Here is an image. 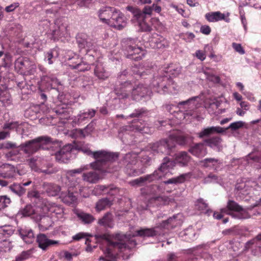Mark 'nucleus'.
<instances>
[{"instance_id": "f257e3e1", "label": "nucleus", "mask_w": 261, "mask_h": 261, "mask_svg": "<svg viewBox=\"0 0 261 261\" xmlns=\"http://www.w3.org/2000/svg\"><path fill=\"white\" fill-rule=\"evenodd\" d=\"M157 233L154 228H142L137 230L132 235L118 233L115 237V241H109V247L105 254L107 257L111 258L114 257L112 248L117 249L122 253L124 259H127L130 255L131 249L136 245V242L131 237L136 236L150 237L156 235Z\"/></svg>"}, {"instance_id": "f03ea898", "label": "nucleus", "mask_w": 261, "mask_h": 261, "mask_svg": "<svg viewBox=\"0 0 261 261\" xmlns=\"http://www.w3.org/2000/svg\"><path fill=\"white\" fill-rule=\"evenodd\" d=\"M61 142H51V138L47 136H41L22 143L19 145L20 150L25 154L30 155L37 152L40 149H48L54 147L61 146Z\"/></svg>"}, {"instance_id": "7ed1b4c3", "label": "nucleus", "mask_w": 261, "mask_h": 261, "mask_svg": "<svg viewBox=\"0 0 261 261\" xmlns=\"http://www.w3.org/2000/svg\"><path fill=\"white\" fill-rule=\"evenodd\" d=\"M255 185V183L248 181L238 185L236 188L238 196L244 199L245 201H250V208L257 206L261 202L260 188L257 186L255 189H252V187Z\"/></svg>"}, {"instance_id": "20e7f679", "label": "nucleus", "mask_w": 261, "mask_h": 261, "mask_svg": "<svg viewBox=\"0 0 261 261\" xmlns=\"http://www.w3.org/2000/svg\"><path fill=\"white\" fill-rule=\"evenodd\" d=\"M174 70L172 66H169L165 71L166 75L156 77L153 81V85L161 88L164 92H168L172 94H177L179 87L177 83L173 81L172 76H175L172 70Z\"/></svg>"}, {"instance_id": "39448f33", "label": "nucleus", "mask_w": 261, "mask_h": 261, "mask_svg": "<svg viewBox=\"0 0 261 261\" xmlns=\"http://www.w3.org/2000/svg\"><path fill=\"white\" fill-rule=\"evenodd\" d=\"M179 141V133L176 130L175 134L173 133L170 134L168 140H163L154 143L152 144L151 148L154 152L170 154L176 144H178Z\"/></svg>"}, {"instance_id": "423d86ee", "label": "nucleus", "mask_w": 261, "mask_h": 261, "mask_svg": "<svg viewBox=\"0 0 261 261\" xmlns=\"http://www.w3.org/2000/svg\"><path fill=\"white\" fill-rule=\"evenodd\" d=\"M227 208H223L221 213L215 212L213 216L217 219H220L223 217V214L231 215L233 217L238 219H246L249 217L247 210L243 208L233 201L229 200L227 203Z\"/></svg>"}, {"instance_id": "0eeeda50", "label": "nucleus", "mask_w": 261, "mask_h": 261, "mask_svg": "<svg viewBox=\"0 0 261 261\" xmlns=\"http://www.w3.org/2000/svg\"><path fill=\"white\" fill-rule=\"evenodd\" d=\"M88 154L91 155L96 161L92 163H105L107 162H115L117 161L119 153L111 152L106 150H100L96 151H88Z\"/></svg>"}, {"instance_id": "6e6552de", "label": "nucleus", "mask_w": 261, "mask_h": 261, "mask_svg": "<svg viewBox=\"0 0 261 261\" xmlns=\"http://www.w3.org/2000/svg\"><path fill=\"white\" fill-rule=\"evenodd\" d=\"M107 164H91L92 168L95 170H92L83 174V180L86 182L91 184L96 183L100 178V173L110 172L109 169H106V165Z\"/></svg>"}, {"instance_id": "1a4fd4ad", "label": "nucleus", "mask_w": 261, "mask_h": 261, "mask_svg": "<svg viewBox=\"0 0 261 261\" xmlns=\"http://www.w3.org/2000/svg\"><path fill=\"white\" fill-rule=\"evenodd\" d=\"M15 69L20 74L30 75L33 73L35 65L26 57H19L15 62Z\"/></svg>"}, {"instance_id": "9d476101", "label": "nucleus", "mask_w": 261, "mask_h": 261, "mask_svg": "<svg viewBox=\"0 0 261 261\" xmlns=\"http://www.w3.org/2000/svg\"><path fill=\"white\" fill-rule=\"evenodd\" d=\"M114 10L108 21V25L118 30H122L126 26V18L119 10L114 8Z\"/></svg>"}, {"instance_id": "9b49d317", "label": "nucleus", "mask_w": 261, "mask_h": 261, "mask_svg": "<svg viewBox=\"0 0 261 261\" xmlns=\"http://www.w3.org/2000/svg\"><path fill=\"white\" fill-rule=\"evenodd\" d=\"M125 50L127 51V58L138 61L142 59L145 55V51L140 47H136L132 40H129L126 44Z\"/></svg>"}, {"instance_id": "f8f14e48", "label": "nucleus", "mask_w": 261, "mask_h": 261, "mask_svg": "<svg viewBox=\"0 0 261 261\" xmlns=\"http://www.w3.org/2000/svg\"><path fill=\"white\" fill-rule=\"evenodd\" d=\"M133 85L130 82H125L123 83L117 85L114 91L120 99H127L132 97Z\"/></svg>"}, {"instance_id": "ddd939ff", "label": "nucleus", "mask_w": 261, "mask_h": 261, "mask_svg": "<svg viewBox=\"0 0 261 261\" xmlns=\"http://www.w3.org/2000/svg\"><path fill=\"white\" fill-rule=\"evenodd\" d=\"M74 149V146L71 144L64 145L55 153V156L56 161L66 163L71 157V152Z\"/></svg>"}, {"instance_id": "4468645a", "label": "nucleus", "mask_w": 261, "mask_h": 261, "mask_svg": "<svg viewBox=\"0 0 261 261\" xmlns=\"http://www.w3.org/2000/svg\"><path fill=\"white\" fill-rule=\"evenodd\" d=\"M150 94V91L149 88L143 84H139L136 87L133 86L132 98L133 100H139L140 98Z\"/></svg>"}, {"instance_id": "2eb2a0df", "label": "nucleus", "mask_w": 261, "mask_h": 261, "mask_svg": "<svg viewBox=\"0 0 261 261\" xmlns=\"http://www.w3.org/2000/svg\"><path fill=\"white\" fill-rule=\"evenodd\" d=\"M126 9L131 12L134 16H139L141 19L143 17L150 18L153 10L152 7L150 6H145L142 11L132 6H127Z\"/></svg>"}, {"instance_id": "dca6fc26", "label": "nucleus", "mask_w": 261, "mask_h": 261, "mask_svg": "<svg viewBox=\"0 0 261 261\" xmlns=\"http://www.w3.org/2000/svg\"><path fill=\"white\" fill-rule=\"evenodd\" d=\"M76 43L79 47L82 49L85 48L89 50L93 46V44L87 35L84 33H79L76 37Z\"/></svg>"}, {"instance_id": "f3484780", "label": "nucleus", "mask_w": 261, "mask_h": 261, "mask_svg": "<svg viewBox=\"0 0 261 261\" xmlns=\"http://www.w3.org/2000/svg\"><path fill=\"white\" fill-rule=\"evenodd\" d=\"M36 241L39 247L43 250H45L50 246L55 245L59 243L57 241L48 239L46 235L42 233H40L37 236Z\"/></svg>"}, {"instance_id": "a211bd4d", "label": "nucleus", "mask_w": 261, "mask_h": 261, "mask_svg": "<svg viewBox=\"0 0 261 261\" xmlns=\"http://www.w3.org/2000/svg\"><path fill=\"white\" fill-rule=\"evenodd\" d=\"M59 84L58 79L53 74L43 75L41 78V86H44L47 89L55 88Z\"/></svg>"}, {"instance_id": "6ab92c4d", "label": "nucleus", "mask_w": 261, "mask_h": 261, "mask_svg": "<svg viewBox=\"0 0 261 261\" xmlns=\"http://www.w3.org/2000/svg\"><path fill=\"white\" fill-rule=\"evenodd\" d=\"M114 8L106 7L101 8L98 12V16L100 21L108 24V21L111 19V16L113 13Z\"/></svg>"}, {"instance_id": "aec40b11", "label": "nucleus", "mask_w": 261, "mask_h": 261, "mask_svg": "<svg viewBox=\"0 0 261 261\" xmlns=\"http://www.w3.org/2000/svg\"><path fill=\"white\" fill-rule=\"evenodd\" d=\"M134 18L137 21L141 31L147 32L152 30L150 22L153 19L149 17H143L142 19H141L139 16H134Z\"/></svg>"}, {"instance_id": "412c9836", "label": "nucleus", "mask_w": 261, "mask_h": 261, "mask_svg": "<svg viewBox=\"0 0 261 261\" xmlns=\"http://www.w3.org/2000/svg\"><path fill=\"white\" fill-rule=\"evenodd\" d=\"M96 111L94 109H89L87 112L81 113L77 115L76 120L78 124L87 123L90 119L95 115Z\"/></svg>"}, {"instance_id": "4be33fe9", "label": "nucleus", "mask_w": 261, "mask_h": 261, "mask_svg": "<svg viewBox=\"0 0 261 261\" xmlns=\"http://www.w3.org/2000/svg\"><path fill=\"white\" fill-rule=\"evenodd\" d=\"M225 131V129L219 126L208 127L204 128L201 132H200L198 134V136L199 138H202L204 137H207L215 133H223Z\"/></svg>"}, {"instance_id": "5701e85b", "label": "nucleus", "mask_w": 261, "mask_h": 261, "mask_svg": "<svg viewBox=\"0 0 261 261\" xmlns=\"http://www.w3.org/2000/svg\"><path fill=\"white\" fill-rule=\"evenodd\" d=\"M0 168L3 170L0 172V176L4 178H10L16 175V169L11 164H3Z\"/></svg>"}, {"instance_id": "b1692460", "label": "nucleus", "mask_w": 261, "mask_h": 261, "mask_svg": "<svg viewBox=\"0 0 261 261\" xmlns=\"http://www.w3.org/2000/svg\"><path fill=\"white\" fill-rule=\"evenodd\" d=\"M150 42L154 44V45H152L153 47L157 48H162L168 46L167 40L163 37L158 34H155L150 40Z\"/></svg>"}, {"instance_id": "393cba45", "label": "nucleus", "mask_w": 261, "mask_h": 261, "mask_svg": "<svg viewBox=\"0 0 261 261\" xmlns=\"http://www.w3.org/2000/svg\"><path fill=\"white\" fill-rule=\"evenodd\" d=\"M32 170L38 173H44L45 174H51L55 172L53 169H50L51 166L45 164H29Z\"/></svg>"}, {"instance_id": "a878e982", "label": "nucleus", "mask_w": 261, "mask_h": 261, "mask_svg": "<svg viewBox=\"0 0 261 261\" xmlns=\"http://www.w3.org/2000/svg\"><path fill=\"white\" fill-rule=\"evenodd\" d=\"M76 60L77 61L73 63L75 64L69 63V66L72 69H77L79 71H85L90 69L89 65L82 62L77 55L72 57L70 60Z\"/></svg>"}, {"instance_id": "bb28decb", "label": "nucleus", "mask_w": 261, "mask_h": 261, "mask_svg": "<svg viewBox=\"0 0 261 261\" xmlns=\"http://www.w3.org/2000/svg\"><path fill=\"white\" fill-rule=\"evenodd\" d=\"M155 178L154 173L140 177L129 182L132 186H141L148 182H150Z\"/></svg>"}, {"instance_id": "cd10ccee", "label": "nucleus", "mask_w": 261, "mask_h": 261, "mask_svg": "<svg viewBox=\"0 0 261 261\" xmlns=\"http://www.w3.org/2000/svg\"><path fill=\"white\" fill-rule=\"evenodd\" d=\"M95 191L98 194L102 192H106L112 195H114L119 191V189L113 186L97 185L95 188Z\"/></svg>"}, {"instance_id": "c85d7f7f", "label": "nucleus", "mask_w": 261, "mask_h": 261, "mask_svg": "<svg viewBox=\"0 0 261 261\" xmlns=\"http://www.w3.org/2000/svg\"><path fill=\"white\" fill-rule=\"evenodd\" d=\"M225 15L220 11L208 12L205 14V19L210 22L218 21L225 19Z\"/></svg>"}, {"instance_id": "c756f323", "label": "nucleus", "mask_w": 261, "mask_h": 261, "mask_svg": "<svg viewBox=\"0 0 261 261\" xmlns=\"http://www.w3.org/2000/svg\"><path fill=\"white\" fill-rule=\"evenodd\" d=\"M68 34L67 26L61 25L58 27V29L53 31L52 39L54 41L58 40L62 37H65Z\"/></svg>"}, {"instance_id": "7c9ffc66", "label": "nucleus", "mask_w": 261, "mask_h": 261, "mask_svg": "<svg viewBox=\"0 0 261 261\" xmlns=\"http://www.w3.org/2000/svg\"><path fill=\"white\" fill-rule=\"evenodd\" d=\"M44 188L48 195L51 196L57 195L61 191L60 186L50 183L44 184Z\"/></svg>"}, {"instance_id": "2f4dec72", "label": "nucleus", "mask_w": 261, "mask_h": 261, "mask_svg": "<svg viewBox=\"0 0 261 261\" xmlns=\"http://www.w3.org/2000/svg\"><path fill=\"white\" fill-rule=\"evenodd\" d=\"M94 74L99 79L106 80L109 76V74L104 69L102 64L98 63L94 69Z\"/></svg>"}, {"instance_id": "473e14b6", "label": "nucleus", "mask_w": 261, "mask_h": 261, "mask_svg": "<svg viewBox=\"0 0 261 261\" xmlns=\"http://www.w3.org/2000/svg\"><path fill=\"white\" fill-rule=\"evenodd\" d=\"M222 139L219 136H214L204 140V142L210 147H216L220 149L221 147V143L222 142Z\"/></svg>"}, {"instance_id": "72a5a7b5", "label": "nucleus", "mask_w": 261, "mask_h": 261, "mask_svg": "<svg viewBox=\"0 0 261 261\" xmlns=\"http://www.w3.org/2000/svg\"><path fill=\"white\" fill-rule=\"evenodd\" d=\"M179 103L167 105L165 106L166 110L172 115L175 119H176V124H178L179 122V120L178 119V116L179 115Z\"/></svg>"}, {"instance_id": "f704fd0d", "label": "nucleus", "mask_w": 261, "mask_h": 261, "mask_svg": "<svg viewBox=\"0 0 261 261\" xmlns=\"http://www.w3.org/2000/svg\"><path fill=\"white\" fill-rule=\"evenodd\" d=\"M98 224L100 225L112 227H113V217L112 214L107 213L103 217L99 220Z\"/></svg>"}, {"instance_id": "c9c22d12", "label": "nucleus", "mask_w": 261, "mask_h": 261, "mask_svg": "<svg viewBox=\"0 0 261 261\" xmlns=\"http://www.w3.org/2000/svg\"><path fill=\"white\" fill-rule=\"evenodd\" d=\"M112 204V201L109 199L102 198L99 200L96 203V208L98 211H101L110 207Z\"/></svg>"}, {"instance_id": "e433bc0d", "label": "nucleus", "mask_w": 261, "mask_h": 261, "mask_svg": "<svg viewBox=\"0 0 261 261\" xmlns=\"http://www.w3.org/2000/svg\"><path fill=\"white\" fill-rule=\"evenodd\" d=\"M133 126L136 131H138L142 134H149L151 132L150 127L146 126L145 124H143L140 122H135Z\"/></svg>"}, {"instance_id": "4c0bfd02", "label": "nucleus", "mask_w": 261, "mask_h": 261, "mask_svg": "<svg viewBox=\"0 0 261 261\" xmlns=\"http://www.w3.org/2000/svg\"><path fill=\"white\" fill-rule=\"evenodd\" d=\"M10 189L15 194L20 196L25 193V189L21 184H14L9 187Z\"/></svg>"}, {"instance_id": "58836bf2", "label": "nucleus", "mask_w": 261, "mask_h": 261, "mask_svg": "<svg viewBox=\"0 0 261 261\" xmlns=\"http://www.w3.org/2000/svg\"><path fill=\"white\" fill-rule=\"evenodd\" d=\"M20 234L23 240L27 243L30 244L32 242L34 233L32 230H23L20 232Z\"/></svg>"}, {"instance_id": "ea45409f", "label": "nucleus", "mask_w": 261, "mask_h": 261, "mask_svg": "<svg viewBox=\"0 0 261 261\" xmlns=\"http://www.w3.org/2000/svg\"><path fill=\"white\" fill-rule=\"evenodd\" d=\"M62 201L63 202L70 204L74 203L76 200V197L74 195L72 192H68L67 194L65 195L62 194Z\"/></svg>"}, {"instance_id": "a19ab883", "label": "nucleus", "mask_w": 261, "mask_h": 261, "mask_svg": "<svg viewBox=\"0 0 261 261\" xmlns=\"http://www.w3.org/2000/svg\"><path fill=\"white\" fill-rule=\"evenodd\" d=\"M194 98H189L187 100L180 101V109L181 108V107H184L186 105L188 106V109L190 110L189 112H188V111H186V114L187 115H192L191 111L195 107V103H194ZM184 114H186L185 113H184Z\"/></svg>"}, {"instance_id": "79ce46f5", "label": "nucleus", "mask_w": 261, "mask_h": 261, "mask_svg": "<svg viewBox=\"0 0 261 261\" xmlns=\"http://www.w3.org/2000/svg\"><path fill=\"white\" fill-rule=\"evenodd\" d=\"M171 120L170 121H168V122L167 123L166 121H159V123L160 124L161 126H166L167 125H168V126H172V125H175V129H173V131L172 132H171V134L172 133H174V134H175L176 133V130H178V131L179 132V130L178 129V128H179V123L178 124H176V120H174L173 119V118H171Z\"/></svg>"}, {"instance_id": "37998d69", "label": "nucleus", "mask_w": 261, "mask_h": 261, "mask_svg": "<svg viewBox=\"0 0 261 261\" xmlns=\"http://www.w3.org/2000/svg\"><path fill=\"white\" fill-rule=\"evenodd\" d=\"M204 149V145L203 143H198L195 144L194 146L191 147L189 151L196 156H199L201 155L202 150Z\"/></svg>"}, {"instance_id": "c03bdc74", "label": "nucleus", "mask_w": 261, "mask_h": 261, "mask_svg": "<svg viewBox=\"0 0 261 261\" xmlns=\"http://www.w3.org/2000/svg\"><path fill=\"white\" fill-rule=\"evenodd\" d=\"M77 216L85 224L90 223L94 220L91 215L83 212L78 214Z\"/></svg>"}, {"instance_id": "a18cd8bd", "label": "nucleus", "mask_w": 261, "mask_h": 261, "mask_svg": "<svg viewBox=\"0 0 261 261\" xmlns=\"http://www.w3.org/2000/svg\"><path fill=\"white\" fill-rule=\"evenodd\" d=\"M50 219L48 217L43 216L41 218L39 223V227L43 229H47L51 225Z\"/></svg>"}, {"instance_id": "49530a36", "label": "nucleus", "mask_w": 261, "mask_h": 261, "mask_svg": "<svg viewBox=\"0 0 261 261\" xmlns=\"http://www.w3.org/2000/svg\"><path fill=\"white\" fill-rule=\"evenodd\" d=\"M58 55V51L56 49L54 48L49 50L46 54V58L47 59L48 63L49 64H52L54 63L53 59L57 57Z\"/></svg>"}, {"instance_id": "de8ad7c7", "label": "nucleus", "mask_w": 261, "mask_h": 261, "mask_svg": "<svg viewBox=\"0 0 261 261\" xmlns=\"http://www.w3.org/2000/svg\"><path fill=\"white\" fill-rule=\"evenodd\" d=\"M184 234L187 236L188 239L190 240H194L197 237V233L195 232L194 230L192 227H189L186 230Z\"/></svg>"}, {"instance_id": "09e8293b", "label": "nucleus", "mask_w": 261, "mask_h": 261, "mask_svg": "<svg viewBox=\"0 0 261 261\" xmlns=\"http://www.w3.org/2000/svg\"><path fill=\"white\" fill-rule=\"evenodd\" d=\"M31 254V250L22 251L19 255L16 257L15 261H23L30 257Z\"/></svg>"}, {"instance_id": "8fccbe9b", "label": "nucleus", "mask_w": 261, "mask_h": 261, "mask_svg": "<svg viewBox=\"0 0 261 261\" xmlns=\"http://www.w3.org/2000/svg\"><path fill=\"white\" fill-rule=\"evenodd\" d=\"M56 113L60 115V118L61 119H68L70 117V114L68 112V111L67 109H58L56 111Z\"/></svg>"}, {"instance_id": "3c124183", "label": "nucleus", "mask_w": 261, "mask_h": 261, "mask_svg": "<svg viewBox=\"0 0 261 261\" xmlns=\"http://www.w3.org/2000/svg\"><path fill=\"white\" fill-rule=\"evenodd\" d=\"M246 160L247 163H250L251 161L258 162L261 161V151L260 152L259 157L255 155L253 153H249L247 156H246Z\"/></svg>"}, {"instance_id": "603ef678", "label": "nucleus", "mask_w": 261, "mask_h": 261, "mask_svg": "<svg viewBox=\"0 0 261 261\" xmlns=\"http://www.w3.org/2000/svg\"><path fill=\"white\" fill-rule=\"evenodd\" d=\"M19 148V145H17V144L15 143H13L10 141H7L4 143L0 144L1 148L4 149H11V148Z\"/></svg>"}, {"instance_id": "864d4df0", "label": "nucleus", "mask_w": 261, "mask_h": 261, "mask_svg": "<svg viewBox=\"0 0 261 261\" xmlns=\"http://www.w3.org/2000/svg\"><path fill=\"white\" fill-rule=\"evenodd\" d=\"M243 122L242 121H237L231 123L229 126L225 129H231L232 130H236L243 126Z\"/></svg>"}, {"instance_id": "5fc2aeb1", "label": "nucleus", "mask_w": 261, "mask_h": 261, "mask_svg": "<svg viewBox=\"0 0 261 261\" xmlns=\"http://www.w3.org/2000/svg\"><path fill=\"white\" fill-rule=\"evenodd\" d=\"M195 207L199 211L205 210L207 207L206 203L202 199H198L195 202Z\"/></svg>"}, {"instance_id": "6e6d98bb", "label": "nucleus", "mask_w": 261, "mask_h": 261, "mask_svg": "<svg viewBox=\"0 0 261 261\" xmlns=\"http://www.w3.org/2000/svg\"><path fill=\"white\" fill-rule=\"evenodd\" d=\"M34 212V210L31 205H27L21 211L22 214L24 216H29Z\"/></svg>"}, {"instance_id": "4d7b16f0", "label": "nucleus", "mask_w": 261, "mask_h": 261, "mask_svg": "<svg viewBox=\"0 0 261 261\" xmlns=\"http://www.w3.org/2000/svg\"><path fill=\"white\" fill-rule=\"evenodd\" d=\"M146 113V110L144 109H136L134 112L130 114L128 117L133 118V117H139L142 115Z\"/></svg>"}, {"instance_id": "13d9d810", "label": "nucleus", "mask_w": 261, "mask_h": 261, "mask_svg": "<svg viewBox=\"0 0 261 261\" xmlns=\"http://www.w3.org/2000/svg\"><path fill=\"white\" fill-rule=\"evenodd\" d=\"M9 96V94L7 87L3 85H0V98H5L7 99Z\"/></svg>"}, {"instance_id": "bf43d9fd", "label": "nucleus", "mask_w": 261, "mask_h": 261, "mask_svg": "<svg viewBox=\"0 0 261 261\" xmlns=\"http://www.w3.org/2000/svg\"><path fill=\"white\" fill-rule=\"evenodd\" d=\"M19 125V124L18 122L15 121V122H12L10 123H7L4 124L3 126V129H13L14 128H17L18 126Z\"/></svg>"}, {"instance_id": "052dcab7", "label": "nucleus", "mask_w": 261, "mask_h": 261, "mask_svg": "<svg viewBox=\"0 0 261 261\" xmlns=\"http://www.w3.org/2000/svg\"><path fill=\"white\" fill-rule=\"evenodd\" d=\"M232 47L236 51L239 53L241 55H244L245 53V50L243 49L241 44L240 43L233 42L232 43Z\"/></svg>"}, {"instance_id": "680f3d73", "label": "nucleus", "mask_w": 261, "mask_h": 261, "mask_svg": "<svg viewBox=\"0 0 261 261\" xmlns=\"http://www.w3.org/2000/svg\"><path fill=\"white\" fill-rule=\"evenodd\" d=\"M195 56L200 61H203L206 58V54L205 51L197 50L194 54Z\"/></svg>"}, {"instance_id": "e2e57ef3", "label": "nucleus", "mask_w": 261, "mask_h": 261, "mask_svg": "<svg viewBox=\"0 0 261 261\" xmlns=\"http://www.w3.org/2000/svg\"><path fill=\"white\" fill-rule=\"evenodd\" d=\"M180 163H185V162H190V157L188 155V153L185 151L180 152Z\"/></svg>"}, {"instance_id": "0e129e2a", "label": "nucleus", "mask_w": 261, "mask_h": 261, "mask_svg": "<svg viewBox=\"0 0 261 261\" xmlns=\"http://www.w3.org/2000/svg\"><path fill=\"white\" fill-rule=\"evenodd\" d=\"M11 202L10 199L7 196H0V203H1L3 206L6 207Z\"/></svg>"}, {"instance_id": "69168bd1", "label": "nucleus", "mask_w": 261, "mask_h": 261, "mask_svg": "<svg viewBox=\"0 0 261 261\" xmlns=\"http://www.w3.org/2000/svg\"><path fill=\"white\" fill-rule=\"evenodd\" d=\"M137 154L135 153H128L126 154L125 159L126 162L130 163L131 162L136 161L134 159H135L137 157Z\"/></svg>"}, {"instance_id": "338daca9", "label": "nucleus", "mask_w": 261, "mask_h": 261, "mask_svg": "<svg viewBox=\"0 0 261 261\" xmlns=\"http://www.w3.org/2000/svg\"><path fill=\"white\" fill-rule=\"evenodd\" d=\"M93 0H78L77 5L81 7H89Z\"/></svg>"}, {"instance_id": "774afa93", "label": "nucleus", "mask_w": 261, "mask_h": 261, "mask_svg": "<svg viewBox=\"0 0 261 261\" xmlns=\"http://www.w3.org/2000/svg\"><path fill=\"white\" fill-rule=\"evenodd\" d=\"M200 31L203 34L207 35L211 33V29L210 26L207 25H203L200 27Z\"/></svg>"}]
</instances>
